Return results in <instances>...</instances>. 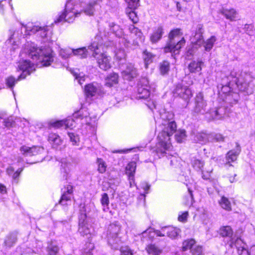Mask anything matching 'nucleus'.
<instances>
[{
	"label": "nucleus",
	"instance_id": "3",
	"mask_svg": "<svg viewBox=\"0 0 255 255\" xmlns=\"http://www.w3.org/2000/svg\"><path fill=\"white\" fill-rule=\"evenodd\" d=\"M111 30L113 34L120 37L123 34L119 26L114 23H106L105 25H100L99 28L98 34L96 35L94 40L88 46L92 52V56L96 59L99 67L104 71H107L111 68V58L104 51V45L107 47L109 45L107 43L109 40V35Z\"/></svg>",
	"mask_w": 255,
	"mask_h": 255
},
{
	"label": "nucleus",
	"instance_id": "61",
	"mask_svg": "<svg viewBox=\"0 0 255 255\" xmlns=\"http://www.w3.org/2000/svg\"><path fill=\"white\" fill-rule=\"evenodd\" d=\"M146 105L152 111H153L154 110H157V109H158L157 105H156L155 102L153 101H147Z\"/></svg>",
	"mask_w": 255,
	"mask_h": 255
},
{
	"label": "nucleus",
	"instance_id": "9",
	"mask_svg": "<svg viewBox=\"0 0 255 255\" xmlns=\"http://www.w3.org/2000/svg\"><path fill=\"white\" fill-rule=\"evenodd\" d=\"M220 234L222 237H228L230 240L227 242V244L231 248L235 247L237 250L240 251V247L242 249L244 255H249L248 252L246 250H244L245 243L240 238H236L235 236H233V232L230 226H224L220 229Z\"/></svg>",
	"mask_w": 255,
	"mask_h": 255
},
{
	"label": "nucleus",
	"instance_id": "46",
	"mask_svg": "<svg viewBox=\"0 0 255 255\" xmlns=\"http://www.w3.org/2000/svg\"><path fill=\"white\" fill-rule=\"evenodd\" d=\"M97 164H98V170L100 173H104L107 169V164L102 158H98L97 159Z\"/></svg>",
	"mask_w": 255,
	"mask_h": 255
},
{
	"label": "nucleus",
	"instance_id": "54",
	"mask_svg": "<svg viewBox=\"0 0 255 255\" xmlns=\"http://www.w3.org/2000/svg\"><path fill=\"white\" fill-rule=\"evenodd\" d=\"M169 70V63L167 61H163L160 65V71L161 74H166Z\"/></svg>",
	"mask_w": 255,
	"mask_h": 255
},
{
	"label": "nucleus",
	"instance_id": "30",
	"mask_svg": "<svg viewBox=\"0 0 255 255\" xmlns=\"http://www.w3.org/2000/svg\"><path fill=\"white\" fill-rule=\"evenodd\" d=\"M163 33V29L162 27H158L151 34L150 40L152 43H156L161 38Z\"/></svg>",
	"mask_w": 255,
	"mask_h": 255
},
{
	"label": "nucleus",
	"instance_id": "35",
	"mask_svg": "<svg viewBox=\"0 0 255 255\" xmlns=\"http://www.w3.org/2000/svg\"><path fill=\"white\" fill-rule=\"evenodd\" d=\"M129 30L131 34H133L136 36V40L138 39L139 41L142 42L144 40V37L142 35L141 31L137 27H135L133 25H131L129 26Z\"/></svg>",
	"mask_w": 255,
	"mask_h": 255
},
{
	"label": "nucleus",
	"instance_id": "39",
	"mask_svg": "<svg viewBox=\"0 0 255 255\" xmlns=\"http://www.w3.org/2000/svg\"><path fill=\"white\" fill-rule=\"evenodd\" d=\"M49 127L54 128H64V126H69V123L66 121L62 120H51L49 123Z\"/></svg>",
	"mask_w": 255,
	"mask_h": 255
},
{
	"label": "nucleus",
	"instance_id": "7",
	"mask_svg": "<svg viewBox=\"0 0 255 255\" xmlns=\"http://www.w3.org/2000/svg\"><path fill=\"white\" fill-rule=\"evenodd\" d=\"M21 25L25 31L24 35L35 34L37 36L40 37L44 42H49L53 41L52 39V30L49 26H44L42 27L30 23L26 25L21 23Z\"/></svg>",
	"mask_w": 255,
	"mask_h": 255
},
{
	"label": "nucleus",
	"instance_id": "17",
	"mask_svg": "<svg viewBox=\"0 0 255 255\" xmlns=\"http://www.w3.org/2000/svg\"><path fill=\"white\" fill-rule=\"evenodd\" d=\"M81 214L79 216V233L83 236H87L90 234L91 229L90 225L87 221V216L84 210H80Z\"/></svg>",
	"mask_w": 255,
	"mask_h": 255
},
{
	"label": "nucleus",
	"instance_id": "8",
	"mask_svg": "<svg viewBox=\"0 0 255 255\" xmlns=\"http://www.w3.org/2000/svg\"><path fill=\"white\" fill-rule=\"evenodd\" d=\"M66 123H68L69 126H64V128H73L75 127L76 124L81 125H90L92 121V118L86 108H82L78 111L75 112L72 117H68L64 119Z\"/></svg>",
	"mask_w": 255,
	"mask_h": 255
},
{
	"label": "nucleus",
	"instance_id": "62",
	"mask_svg": "<svg viewBox=\"0 0 255 255\" xmlns=\"http://www.w3.org/2000/svg\"><path fill=\"white\" fill-rule=\"evenodd\" d=\"M133 150L134 152L137 151V150H141L140 148L139 147H135L133 148H130V149H127L122 150H118L116 151V152H119V153H126L129 151Z\"/></svg>",
	"mask_w": 255,
	"mask_h": 255
},
{
	"label": "nucleus",
	"instance_id": "41",
	"mask_svg": "<svg viewBox=\"0 0 255 255\" xmlns=\"http://www.w3.org/2000/svg\"><path fill=\"white\" fill-rule=\"evenodd\" d=\"M146 250L148 254L152 255H159L162 252V250L154 244L148 245Z\"/></svg>",
	"mask_w": 255,
	"mask_h": 255
},
{
	"label": "nucleus",
	"instance_id": "33",
	"mask_svg": "<svg viewBox=\"0 0 255 255\" xmlns=\"http://www.w3.org/2000/svg\"><path fill=\"white\" fill-rule=\"evenodd\" d=\"M24 78H20V75L17 79H15L13 76H10L5 79L6 86L12 91L13 94L14 95V91L13 90V87L17 81L23 79Z\"/></svg>",
	"mask_w": 255,
	"mask_h": 255
},
{
	"label": "nucleus",
	"instance_id": "16",
	"mask_svg": "<svg viewBox=\"0 0 255 255\" xmlns=\"http://www.w3.org/2000/svg\"><path fill=\"white\" fill-rule=\"evenodd\" d=\"M73 187L67 185L62 189V195L59 203L63 206H66L71 204V199L73 196Z\"/></svg>",
	"mask_w": 255,
	"mask_h": 255
},
{
	"label": "nucleus",
	"instance_id": "15",
	"mask_svg": "<svg viewBox=\"0 0 255 255\" xmlns=\"http://www.w3.org/2000/svg\"><path fill=\"white\" fill-rule=\"evenodd\" d=\"M123 78L126 80L131 81L137 76V69L131 63H127L121 67Z\"/></svg>",
	"mask_w": 255,
	"mask_h": 255
},
{
	"label": "nucleus",
	"instance_id": "57",
	"mask_svg": "<svg viewBox=\"0 0 255 255\" xmlns=\"http://www.w3.org/2000/svg\"><path fill=\"white\" fill-rule=\"evenodd\" d=\"M71 142L73 145H77L79 142V138L78 136L74 133L69 132L68 133Z\"/></svg>",
	"mask_w": 255,
	"mask_h": 255
},
{
	"label": "nucleus",
	"instance_id": "29",
	"mask_svg": "<svg viewBox=\"0 0 255 255\" xmlns=\"http://www.w3.org/2000/svg\"><path fill=\"white\" fill-rule=\"evenodd\" d=\"M23 169L22 167H20L15 171L14 167L10 166L7 168L6 173L9 176L11 177L13 182L17 183L18 182L17 178L19 176Z\"/></svg>",
	"mask_w": 255,
	"mask_h": 255
},
{
	"label": "nucleus",
	"instance_id": "49",
	"mask_svg": "<svg viewBox=\"0 0 255 255\" xmlns=\"http://www.w3.org/2000/svg\"><path fill=\"white\" fill-rule=\"evenodd\" d=\"M121 255H134L135 252L128 246H122L120 249Z\"/></svg>",
	"mask_w": 255,
	"mask_h": 255
},
{
	"label": "nucleus",
	"instance_id": "6",
	"mask_svg": "<svg viewBox=\"0 0 255 255\" xmlns=\"http://www.w3.org/2000/svg\"><path fill=\"white\" fill-rule=\"evenodd\" d=\"M207 106V102L204 99L203 93L199 92L195 98L194 113L204 115L205 119L208 121L222 120L225 118L226 114L223 108H219L208 110Z\"/></svg>",
	"mask_w": 255,
	"mask_h": 255
},
{
	"label": "nucleus",
	"instance_id": "45",
	"mask_svg": "<svg viewBox=\"0 0 255 255\" xmlns=\"http://www.w3.org/2000/svg\"><path fill=\"white\" fill-rule=\"evenodd\" d=\"M16 237L15 234H11L8 235L4 241V245L6 247H12L16 242Z\"/></svg>",
	"mask_w": 255,
	"mask_h": 255
},
{
	"label": "nucleus",
	"instance_id": "42",
	"mask_svg": "<svg viewBox=\"0 0 255 255\" xmlns=\"http://www.w3.org/2000/svg\"><path fill=\"white\" fill-rule=\"evenodd\" d=\"M71 73L80 85H81L85 81V74L83 73L79 72L78 69L73 70L71 71Z\"/></svg>",
	"mask_w": 255,
	"mask_h": 255
},
{
	"label": "nucleus",
	"instance_id": "34",
	"mask_svg": "<svg viewBox=\"0 0 255 255\" xmlns=\"http://www.w3.org/2000/svg\"><path fill=\"white\" fill-rule=\"evenodd\" d=\"M191 164L193 168L196 170H202L204 165V162L196 157H193L191 159Z\"/></svg>",
	"mask_w": 255,
	"mask_h": 255
},
{
	"label": "nucleus",
	"instance_id": "20",
	"mask_svg": "<svg viewBox=\"0 0 255 255\" xmlns=\"http://www.w3.org/2000/svg\"><path fill=\"white\" fill-rule=\"evenodd\" d=\"M20 153L25 156H31L40 154L43 152L44 148L39 146L22 145L20 147Z\"/></svg>",
	"mask_w": 255,
	"mask_h": 255
},
{
	"label": "nucleus",
	"instance_id": "22",
	"mask_svg": "<svg viewBox=\"0 0 255 255\" xmlns=\"http://www.w3.org/2000/svg\"><path fill=\"white\" fill-rule=\"evenodd\" d=\"M48 141L52 147L56 150H61L63 145V140L60 136L56 133H51L48 136Z\"/></svg>",
	"mask_w": 255,
	"mask_h": 255
},
{
	"label": "nucleus",
	"instance_id": "50",
	"mask_svg": "<svg viewBox=\"0 0 255 255\" xmlns=\"http://www.w3.org/2000/svg\"><path fill=\"white\" fill-rule=\"evenodd\" d=\"M195 244V241L194 239L186 240L183 242L182 249L184 251L191 249Z\"/></svg>",
	"mask_w": 255,
	"mask_h": 255
},
{
	"label": "nucleus",
	"instance_id": "12",
	"mask_svg": "<svg viewBox=\"0 0 255 255\" xmlns=\"http://www.w3.org/2000/svg\"><path fill=\"white\" fill-rule=\"evenodd\" d=\"M155 87V84L150 83L147 78H141L138 83L137 97L139 99H147L151 93L154 91Z\"/></svg>",
	"mask_w": 255,
	"mask_h": 255
},
{
	"label": "nucleus",
	"instance_id": "51",
	"mask_svg": "<svg viewBox=\"0 0 255 255\" xmlns=\"http://www.w3.org/2000/svg\"><path fill=\"white\" fill-rule=\"evenodd\" d=\"M85 246L82 255H93L92 252L94 248V245L93 243H88L86 244Z\"/></svg>",
	"mask_w": 255,
	"mask_h": 255
},
{
	"label": "nucleus",
	"instance_id": "37",
	"mask_svg": "<svg viewBox=\"0 0 255 255\" xmlns=\"http://www.w3.org/2000/svg\"><path fill=\"white\" fill-rule=\"evenodd\" d=\"M136 166V163L132 161L129 162L126 167V173L130 179H132V176H134Z\"/></svg>",
	"mask_w": 255,
	"mask_h": 255
},
{
	"label": "nucleus",
	"instance_id": "25",
	"mask_svg": "<svg viewBox=\"0 0 255 255\" xmlns=\"http://www.w3.org/2000/svg\"><path fill=\"white\" fill-rule=\"evenodd\" d=\"M126 1L129 3V7L127 9V13L129 17V18L132 21L133 23H135L138 21V17L136 15V13L132 9L135 8L138 4L139 0L137 2V5L136 6L133 5V2L131 0H125Z\"/></svg>",
	"mask_w": 255,
	"mask_h": 255
},
{
	"label": "nucleus",
	"instance_id": "21",
	"mask_svg": "<svg viewBox=\"0 0 255 255\" xmlns=\"http://www.w3.org/2000/svg\"><path fill=\"white\" fill-rule=\"evenodd\" d=\"M204 64V63L201 59H198L190 62L187 68L190 73L201 75Z\"/></svg>",
	"mask_w": 255,
	"mask_h": 255
},
{
	"label": "nucleus",
	"instance_id": "43",
	"mask_svg": "<svg viewBox=\"0 0 255 255\" xmlns=\"http://www.w3.org/2000/svg\"><path fill=\"white\" fill-rule=\"evenodd\" d=\"M59 248L55 242H51L47 248L48 255H56Z\"/></svg>",
	"mask_w": 255,
	"mask_h": 255
},
{
	"label": "nucleus",
	"instance_id": "59",
	"mask_svg": "<svg viewBox=\"0 0 255 255\" xmlns=\"http://www.w3.org/2000/svg\"><path fill=\"white\" fill-rule=\"evenodd\" d=\"M192 255H203L202 247L196 246L191 249Z\"/></svg>",
	"mask_w": 255,
	"mask_h": 255
},
{
	"label": "nucleus",
	"instance_id": "28",
	"mask_svg": "<svg viewBox=\"0 0 255 255\" xmlns=\"http://www.w3.org/2000/svg\"><path fill=\"white\" fill-rule=\"evenodd\" d=\"M119 75L117 73L113 72L109 74L105 78V85L111 87L118 83Z\"/></svg>",
	"mask_w": 255,
	"mask_h": 255
},
{
	"label": "nucleus",
	"instance_id": "36",
	"mask_svg": "<svg viewBox=\"0 0 255 255\" xmlns=\"http://www.w3.org/2000/svg\"><path fill=\"white\" fill-rule=\"evenodd\" d=\"M142 57L144 60L145 67L146 68H147L148 65L153 62L155 55L147 50H145L143 52Z\"/></svg>",
	"mask_w": 255,
	"mask_h": 255
},
{
	"label": "nucleus",
	"instance_id": "24",
	"mask_svg": "<svg viewBox=\"0 0 255 255\" xmlns=\"http://www.w3.org/2000/svg\"><path fill=\"white\" fill-rule=\"evenodd\" d=\"M240 152L241 147L238 143H236V148L233 150H230L227 153L226 156L227 164H230V162L236 161Z\"/></svg>",
	"mask_w": 255,
	"mask_h": 255
},
{
	"label": "nucleus",
	"instance_id": "47",
	"mask_svg": "<svg viewBox=\"0 0 255 255\" xmlns=\"http://www.w3.org/2000/svg\"><path fill=\"white\" fill-rule=\"evenodd\" d=\"M101 202L103 206V210L105 212H107L109 210V199L108 194L107 193H104L102 195Z\"/></svg>",
	"mask_w": 255,
	"mask_h": 255
},
{
	"label": "nucleus",
	"instance_id": "60",
	"mask_svg": "<svg viewBox=\"0 0 255 255\" xmlns=\"http://www.w3.org/2000/svg\"><path fill=\"white\" fill-rule=\"evenodd\" d=\"M211 138L217 142H222L224 140V136L220 133L210 134V138Z\"/></svg>",
	"mask_w": 255,
	"mask_h": 255
},
{
	"label": "nucleus",
	"instance_id": "64",
	"mask_svg": "<svg viewBox=\"0 0 255 255\" xmlns=\"http://www.w3.org/2000/svg\"><path fill=\"white\" fill-rule=\"evenodd\" d=\"M3 123L4 124V126L6 127H9L12 126V121L10 120L7 119L6 120H4L3 121Z\"/></svg>",
	"mask_w": 255,
	"mask_h": 255
},
{
	"label": "nucleus",
	"instance_id": "23",
	"mask_svg": "<svg viewBox=\"0 0 255 255\" xmlns=\"http://www.w3.org/2000/svg\"><path fill=\"white\" fill-rule=\"evenodd\" d=\"M22 33V30L20 31V33H19L18 31H14L12 30H10V36L6 43L7 44L11 45L12 48L15 49V46H17L19 43L20 37L21 36Z\"/></svg>",
	"mask_w": 255,
	"mask_h": 255
},
{
	"label": "nucleus",
	"instance_id": "19",
	"mask_svg": "<svg viewBox=\"0 0 255 255\" xmlns=\"http://www.w3.org/2000/svg\"><path fill=\"white\" fill-rule=\"evenodd\" d=\"M185 43V40L183 37L176 44H175L173 41H170L164 48V52L165 53L171 52L172 53V56L178 54L179 49L184 45Z\"/></svg>",
	"mask_w": 255,
	"mask_h": 255
},
{
	"label": "nucleus",
	"instance_id": "14",
	"mask_svg": "<svg viewBox=\"0 0 255 255\" xmlns=\"http://www.w3.org/2000/svg\"><path fill=\"white\" fill-rule=\"evenodd\" d=\"M198 32L196 33L194 38L192 39L191 41L193 44L192 46L191 47L188 48L186 52V55L188 57L192 56L195 53V49L201 46L203 43V31L202 26L200 25L198 26Z\"/></svg>",
	"mask_w": 255,
	"mask_h": 255
},
{
	"label": "nucleus",
	"instance_id": "2",
	"mask_svg": "<svg viewBox=\"0 0 255 255\" xmlns=\"http://www.w3.org/2000/svg\"><path fill=\"white\" fill-rule=\"evenodd\" d=\"M253 79L250 73L240 72L238 69H233L229 75L223 79V85L219 94L225 103L231 105L236 104L238 95L233 92L234 89L238 87L240 91L245 92L248 95L252 94L253 92L252 84Z\"/></svg>",
	"mask_w": 255,
	"mask_h": 255
},
{
	"label": "nucleus",
	"instance_id": "27",
	"mask_svg": "<svg viewBox=\"0 0 255 255\" xmlns=\"http://www.w3.org/2000/svg\"><path fill=\"white\" fill-rule=\"evenodd\" d=\"M61 171L63 174V178L67 180L69 177V174L71 170V164L68 162L66 158L61 159Z\"/></svg>",
	"mask_w": 255,
	"mask_h": 255
},
{
	"label": "nucleus",
	"instance_id": "32",
	"mask_svg": "<svg viewBox=\"0 0 255 255\" xmlns=\"http://www.w3.org/2000/svg\"><path fill=\"white\" fill-rule=\"evenodd\" d=\"M216 41V37L213 35L208 38L206 41H204L203 40V43L202 45H203L205 50L209 52L212 49Z\"/></svg>",
	"mask_w": 255,
	"mask_h": 255
},
{
	"label": "nucleus",
	"instance_id": "44",
	"mask_svg": "<svg viewBox=\"0 0 255 255\" xmlns=\"http://www.w3.org/2000/svg\"><path fill=\"white\" fill-rule=\"evenodd\" d=\"M219 203L223 209L227 211L231 210V204L227 198L222 196L221 200L219 201Z\"/></svg>",
	"mask_w": 255,
	"mask_h": 255
},
{
	"label": "nucleus",
	"instance_id": "18",
	"mask_svg": "<svg viewBox=\"0 0 255 255\" xmlns=\"http://www.w3.org/2000/svg\"><path fill=\"white\" fill-rule=\"evenodd\" d=\"M173 94L175 96H178L185 100H189L192 96V93L190 89L181 84L176 86L173 91Z\"/></svg>",
	"mask_w": 255,
	"mask_h": 255
},
{
	"label": "nucleus",
	"instance_id": "5",
	"mask_svg": "<svg viewBox=\"0 0 255 255\" xmlns=\"http://www.w3.org/2000/svg\"><path fill=\"white\" fill-rule=\"evenodd\" d=\"M102 1V0H88L86 2H81L80 6L82 8L79 10V4H75L71 0H68L66 2L64 11L57 15L55 22H72L75 17L80 15L81 11L87 15H92L95 11L96 6Z\"/></svg>",
	"mask_w": 255,
	"mask_h": 255
},
{
	"label": "nucleus",
	"instance_id": "26",
	"mask_svg": "<svg viewBox=\"0 0 255 255\" xmlns=\"http://www.w3.org/2000/svg\"><path fill=\"white\" fill-rule=\"evenodd\" d=\"M220 12L231 21H236L238 19V13L234 8H223L220 10Z\"/></svg>",
	"mask_w": 255,
	"mask_h": 255
},
{
	"label": "nucleus",
	"instance_id": "40",
	"mask_svg": "<svg viewBox=\"0 0 255 255\" xmlns=\"http://www.w3.org/2000/svg\"><path fill=\"white\" fill-rule=\"evenodd\" d=\"M88 52L86 47H82L76 49H73V55L77 56L80 58L87 57Z\"/></svg>",
	"mask_w": 255,
	"mask_h": 255
},
{
	"label": "nucleus",
	"instance_id": "13",
	"mask_svg": "<svg viewBox=\"0 0 255 255\" xmlns=\"http://www.w3.org/2000/svg\"><path fill=\"white\" fill-rule=\"evenodd\" d=\"M84 93L87 99L92 100L98 99L105 94L102 86L96 82L86 85L84 88Z\"/></svg>",
	"mask_w": 255,
	"mask_h": 255
},
{
	"label": "nucleus",
	"instance_id": "4",
	"mask_svg": "<svg viewBox=\"0 0 255 255\" xmlns=\"http://www.w3.org/2000/svg\"><path fill=\"white\" fill-rule=\"evenodd\" d=\"M154 116L156 130L158 132L156 152L159 157L164 156L172 149L170 137L176 131V124L173 121L174 115L165 109L157 111Z\"/></svg>",
	"mask_w": 255,
	"mask_h": 255
},
{
	"label": "nucleus",
	"instance_id": "58",
	"mask_svg": "<svg viewBox=\"0 0 255 255\" xmlns=\"http://www.w3.org/2000/svg\"><path fill=\"white\" fill-rule=\"evenodd\" d=\"M239 247H241V246H239ZM244 250H246L248 252L249 255H255V246L252 247L250 249V252H249V251L246 249V245L245 243ZM237 251L239 255H244L243 252L242 251V249L241 248H240V252H239L238 250H237Z\"/></svg>",
	"mask_w": 255,
	"mask_h": 255
},
{
	"label": "nucleus",
	"instance_id": "56",
	"mask_svg": "<svg viewBox=\"0 0 255 255\" xmlns=\"http://www.w3.org/2000/svg\"><path fill=\"white\" fill-rule=\"evenodd\" d=\"M182 33H181L180 29H175L170 31L169 34V38L170 41H173L174 39L178 36H181Z\"/></svg>",
	"mask_w": 255,
	"mask_h": 255
},
{
	"label": "nucleus",
	"instance_id": "1",
	"mask_svg": "<svg viewBox=\"0 0 255 255\" xmlns=\"http://www.w3.org/2000/svg\"><path fill=\"white\" fill-rule=\"evenodd\" d=\"M20 60L17 68L22 71L20 78H25L35 70L34 65L27 57H31L37 64L41 66H48L54 61L52 49L50 48H38L34 43L27 42L19 54Z\"/></svg>",
	"mask_w": 255,
	"mask_h": 255
},
{
	"label": "nucleus",
	"instance_id": "55",
	"mask_svg": "<svg viewBox=\"0 0 255 255\" xmlns=\"http://www.w3.org/2000/svg\"><path fill=\"white\" fill-rule=\"evenodd\" d=\"M188 216V211H180L178 213V220L179 222L185 223L187 221Z\"/></svg>",
	"mask_w": 255,
	"mask_h": 255
},
{
	"label": "nucleus",
	"instance_id": "31",
	"mask_svg": "<svg viewBox=\"0 0 255 255\" xmlns=\"http://www.w3.org/2000/svg\"><path fill=\"white\" fill-rule=\"evenodd\" d=\"M210 134H207L205 132L197 133L194 136V140L201 144H205L210 140Z\"/></svg>",
	"mask_w": 255,
	"mask_h": 255
},
{
	"label": "nucleus",
	"instance_id": "38",
	"mask_svg": "<svg viewBox=\"0 0 255 255\" xmlns=\"http://www.w3.org/2000/svg\"><path fill=\"white\" fill-rule=\"evenodd\" d=\"M150 187V185L145 182H143L141 183V188L144 190V193L140 194L138 197V200L140 202H142L143 204H144L145 201V194L148 193Z\"/></svg>",
	"mask_w": 255,
	"mask_h": 255
},
{
	"label": "nucleus",
	"instance_id": "52",
	"mask_svg": "<svg viewBox=\"0 0 255 255\" xmlns=\"http://www.w3.org/2000/svg\"><path fill=\"white\" fill-rule=\"evenodd\" d=\"M186 134L184 130H179L176 132L175 137L178 142H182L185 139Z\"/></svg>",
	"mask_w": 255,
	"mask_h": 255
},
{
	"label": "nucleus",
	"instance_id": "48",
	"mask_svg": "<svg viewBox=\"0 0 255 255\" xmlns=\"http://www.w3.org/2000/svg\"><path fill=\"white\" fill-rule=\"evenodd\" d=\"M115 56L117 59L119 60H122L125 59L126 55L125 50L123 48H117L116 50L115 51Z\"/></svg>",
	"mask_w": 255,
	"mask_h": 255
},
{
	"label": "nucleus",
	"instance_id": "63",
	"mask_svg": "<svg viewBox=\"0 0 255 255\" xmlns=\"http://www.w3.org/2000/svg\"><path fill=\"white\" fill-rule=\"evenodd\" d=\"M6 3V0L0 1V13H3V6Z\"/></svg>",
	"mask_w": 255,
	"mask_h": 255
},
{
	"label": "nucleus",
	"instance_id": "53",
	"mask_svg": "<svg viewBox=\"0 0 255 255\" xmlns=\"http://www.w3.org/2000/svg\"><path fill=\"white\" fill-rule=\"evenodd\" d=\"M59 54L63 58L66 59L73 54V49H61L59 51Z\"/></svg>",
	"mask_w": 255,
	"mask_h": 255
},
{
	"label": "nucleus",
	"instance_id": "11",
	"mask_svg": "<svg viewBox=\"0 0 255 255\" xmlns=\"http://www.w3.org/2000/svg\"><path fill=\"white\" fill-rule=\"evenodd\" d=\"M180 233L179 229L172 226L164 227L160 231L154 230L152 228H149L142 233L143 237L148 235V238L151 239L154 235L159 237L167 236L171 239H175Z\"/></svg>",
	"mask_w": 255,
	"mask_h": 255
},
{
	"label": "nucleus",
	"instance_id": "10",
	"mask_svg": "<svg viewBox=\"0 0 255 255\" xmlns=\"http://www.w3.org/2000/svg\"><path fill=\"white\" fill-rule=\"evenodd\" d=\"M121 231V226L118 222L111 224L107 231V241L109 245L113 250H118L122 243L118 235Z\"/></svg>",
	"mask_w": 255,
	"mask_h": 255
}]
</instances>
